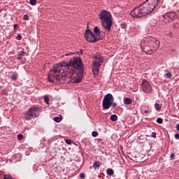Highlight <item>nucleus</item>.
Instances as JSON below:
<instances>
[{
  "mask_svg": "<svg viewBox=\"0 0 179 179\" xmlns=\"http://www.w3.org/2000/svg\"><path fill=\"white\" fill-rule=\"evenodd\" d=\"M69 68H71V61L61 62L57 64L50 69L48 74V80L51 83H64L65 80V76H66L67 72H69Z\"/></svg>",
  "mask_w": 179,
  "mask_h": 179,
  "instance_id": "nucleus-1",
  "label": "nucleus"
},
{
  "mask_svg": "<svg viewBox=\"0 0 179 179\" xmlns=\"http://www.w3.org/2000/svg\"><path fill=\"white\" fill-rule=\"evenodd\" d=\"M83 64L80 58L73 57V59L70 60V68L69 72L66 74L65 80L69 83H79L83 78Z\"/></svg>",
  "mask_w": 179,
  "mask_h": 179,
  "instance_id": "nucleus-2",
  "label": "nucleus"
},
{
  "mask_svg": "<svg viewBox=\"0 0 179 179\" xmlns=\"http://www.w3.org/2000/svg\"><path fill=\"white\" fill-rule=\"evenodd\" d=\"M155 8L156 7L153 4L149 3V1L146 0L139 6L133 9L130 15L132 17L141 18L143 17V16H146V15H149V13L153 12Z\"/></svg>",
  "mask_w": 179,
  "mask_h": 179,
  "instance_id": "nucleus-3",
  "label": "nucleus"
},
{
  "mask_svg": "<svg viewBox=\"0 0 179 179\" xmlns=\"http://www.w3.org/2000/svg\"><path fill=\"white\" fill-rule=\"evenodd\" d=\"M99 20L102 27L107 31L111 30V26H113V20H111V13L106 10H102L99 14Z\"/></svg>",
  "mask_w": 179,
  "mask_h": 179,
  "instance_id": "nucleus-4",
  "label": "nucleus"
},
{
  "mask_svg": "<svg viewBox=\"0 0 179 179\" xmlns=\"http://www.w3.org/2000/svg\"><path fill=\"white\" fill-rule=\"evenodd\" d=\"M112 106V110H115L117 103L114 102V96L112 94H106L102 101L103 110H108Z\"/></svg>",
  "mask_w": 179,
  "mask_h": 179,
  "instance_id": "nucleus-5",
  "label": "nucleus"
},
{
  "mask_svg": "<svg viewBox=\"0 0 179 179\" xmlns=\"http://www.w3.org/2000/svg\"><path fill=\"white\" fill-rule=\"evenodd\" d=\"M103 62V57L100 54L97 53L93 59L92 64V73L94 76H97L99 75V72L100 71V66H101V63Z\"/></svg>",
  "mask_w": 179,
  "mask_h": 179,
  "instance_id": "nucleus-6",
  "label": "nucleus"
},
{
  "mask_svg": "<svg viewBox=\"0 0 179 179\" xmlns=\"http://www.w3.org/2000/svg\"><path fill=\"white\" fill-rule=\"evenodd\" d=\"M85 38L89 43H97L99 40H101V38H99V36H96L90 29H86L85 33Z\"/></svg>",
  "mask_w": 179,
  "mask_h": 179,
  "instance_id": "nucleus-7",
  "label": "nucleus"
},
{
  "mask_svg": "<svg viewBox=\"0 0 179 179\" xmlns=\"http://www.w3.org/2000/svg\"><path fill=\"white\" fill-rule=\"evenodd\" d=\"M38 110V108L37 107H32L28 110V111L24 114V119L27 120V121H30V120H32L34 117L35 118H37V111Z\"/></svg>",
  "mask_w": 179,
  "mask_h": 179,
  "instance_id": "nucleus-8",
  "label": "nucleus"
},
{
  "mask_svg": "<svg viewBox=\"0 0 179 179\" xmlns=\"http://www.w3.org/2000/svg\"><path fill=\"white\" fill-rule=\"evenodd\" d=\"M142 89L144 93L147 94H152L153 93V89H152V84L146 80H143Z\"/></svg>",
  "mask_w": 179,
  "mask_h": 179,
  "instance_id": "nucleus-9",
  "label": "nucleus"
},
{
  "mask_svg": "<svg viewBox=\"0 0 179 179\" xmlns=\"http://www.w3.org/2000/svg\"><path fill=\"white\" fill-rule=\"evenodd\" d=\"M148 45L151 51H157L159 47H160V41L156 38H152L149 41Z\"/></svg>",
  "mask_w": 179,
  "mask_h": 179,
  "instance_id": "nucleus-10",
  "label": "nucleus"
},
{
  "mask_svg": "<svg viewBox=\"0 0 179 179\" xmlns=\"http://www.w3.org/2000/svg\"><path fill=\"white\" fill-rule=\"evenodd\" d=\"M94 33L96 34V37L100 38V35L101 34V31L100 30V28H99V27H95L94 28Z\"/></svg>",
  "mask_w": 179,
  "mask_h": 179,
  "instance_id": "nucleus-11",
  "label": "nucleus"
},
{
  "mask_svg": "<svg viewBox=\"0 0 179 179\" xmlns=\"http://www.w3.org/2000/svg\"><path fill=\"white\" fill-rule=\"evenodd\" d=\"M148 3H150V5H153L155 8L156 6H157L159 5V2L160 0H147Z\"/></svg>",
  "mask_w": 179,
  "mask_h": 179,
  "instance_id": "nucleus-12",
  "label": "nucleus"
},
{
  "mask_svg": "<svg viewBox=\"0 0 179 179\" xmlns=\"http://www.w3.org/2000/svg\"><path fill=\"white\" fill-rule=\"evenodd\" d=\"M162 16L163 17L164 23H170V22H171L172 20L167 16L166 13L162 15Z\"/></svg>",
  "mask_w": 179,
  "mask_h": 179,
  "instance_id": "nucleus-13",
  "label": "nucleus"
},
{
  "mask_svg": "<svg viewBox=\"0 0 179 179\" xmlns=\"http://www.w3.org/2000/svg\"><path fill=\"white\" fill-rule=\"evenodd\" d=\"M166 14L172 20L176 18V16H177V14L174 12L166 13Z\"/></svg>",
  "mask_w": 179,
  "mask_h": 179,
  "instance_id": "nucleus-14",
  "label": "nucleus"
},
{
  "mask_svg": "<svg viewBox=\"0 0 179 179\" xmlns=\"http://www.w3.org/2000/svg\"><path fill=\"white\" fill-rule=\"evenodd\" d=\"M124 104H126L127 106H129V104H132V99L131 98H124Z\"/></svg>",
  "mask_w": 179,
  "mask_h": 179,
  "instance_id": "nucleus-15",
  "label": "nucleus"
},
{
  "mask_svg": "<svg viewBox=\"0 0 179 179\" xmlns=\"http://www.w3.org/2000/svg\"><path fill=\"white\" fill-rule=\"evenodd\" d=\"M24 54H25L24 51V50H22V51L19 53V55H18V56H17V59H18V61H20V60L22 59V58H23V57H24Z\"/></svg>",
  "mask_w": 179,
  "mask_h": 179,
  "instance_id": "nucleus-16",
  "label": "nucleus"
},
{
  "mask_svg": "<svg viewBox=\"0 0 179 179\" xmlns=\"http://www.w3.org/2000/svg\"><path fill=\"white\" fill-rule=\"evenodd\" d=\"M162 103H156L155 104V110H156L157 111H160V110H162Z\"/></svg>",
  "mask_w": 179,
  "mask_h": 179,
  "instance_id": "nucleus-17",
  "label": "nucleus"
},
{
  "mask_svg": "<svg viewBox=\"0 0 179 179\" xmlns=\"http://www.w3.org/2000/svg\"><path fill=\"white\" fill-rule=\"evenodd\" d=\"M110 121L115 122L117 120H118V116H117V115H112L110 117Z\"/></svg>",
  "mask_w": 179,
  "mask_h": 179,
  "instance_id": "nucleus-18",
  "label": "nucleus"
},
{
  "mask_svg": "<svg viewBox=\"0 0 179 179\" xmlns=\"http://www.w3.org/2000/svg\"><path fill=\"white\" fill-rule=\"evenodd\" d=\"M108 176H113L114 174V170L113 169H108L106 171Z\"/></svg>",
  "mask_w": 179,
  "mask_h": 179,
  "instance_id": "nucleus-19",
  "label": "nucleus"
},
{
  "mask_svg": "<svg viewBox=\"0 0 179 179\" xmlns=\"http://www.w3.org/2000/svg\"><path fill=\"white\" fill-rule=\"evenodd\" d=\"M100 167V163L99 162H95L93 164V168L96 170Z\"/></svg>",
  "mask_w": 179,
  "mask_h": 179,
  "instance_id": "nucleus-20",
  "label": "nucleus"
},
{
  "mask_svg": "<svg viewBox=\"0 0 179 179\" xmlns=\"http://www.w3.org/2000/svg\"><path fill=\"white\" fill-rule=\"evenodd\" d=\"M43 99H44V101L46 104H50V98H48V96L45 95Z\"/></svg>",
  "mask_w": 179,
  "mask_h": 179,
  "instance_id": "nucleus-21",
  "label": "nucleus"
},
{
  "mask_svg": "<svg viewBox=\"0 0 179 179\" xmlns=\"http://www.w3.org/2000/svg\"><path fill=\"white\" fill-rule=\"evenodd\" d=\"M61 121H62V117H55L54 118L55 122H61Z\"/></svg>",
  "mask_w": 179,
  "mask_h": 179,
  "instance_id": "nucleus-22",
  "label": "nucleus"
},
{
  "mask_svg": "<svg viewBox=\"0 0 179 179\" xmlns=\"http://www.w3.org/2000/svg\"><path fill=\"white\" fill-rule=\"evenodd\" d=\"M29 3L30 5L34 6L37 3V0H30Z\"/></svg>",
  "mask_w": 179,
  "mask_h": 179,
  "instance_id": "nucleus-23",
  "label": "nucleus"
},
{
  "mask_svg": "<svg viewBox=\"0 0 179 179\" xmlns=\"http://www.w3.org/2000/svg\"><path fill=\"white\" fill-rule=\"evenodd\" d=\"M157 124H163V119L162 117H158L157 119Z\"/></svg>",
  "mask_w": 179,
  "mask_h": 179,
  "instance_id": "nucleus-24",
  "label": "nucleus"
},
{
  "mask_svg": "<svg viewBox=\"0 0 179 179\" xmlns=\"http://www.w3.org/2000/svg\"><path fill=\"white\" fill-rule=\"evenodd\" d=\"M3 179H13L10 175H5Z\"/></svg>",
  "mask_w": 179,
  "mask_h": 179,
  "instance_id": "nucleus-25",
  "label": "nucleus"
},
{
  "mask_svg": "<svg viewBox=\"0 0 179 179\" xmlns=\"http://www.w3.org/2000/svg\"><path fill=\"white\" fill-rule=\"evenodd\" d=\"M97 135H99V133L97 131H92V136L94 137V138H96V136H97Z\"/></svg>",
  "mask_w": 179,
  "mask_h": 179,
  "instance_id": "nucleus-26",
  "label": "nucleus"
},
{
  "mask_svg": "<svg viewBox=\"0 0 179 179\" xmlns=\"http://www.w3.org/2000/svg\"><path fill=\"white\" fill-rule=\"evenodd\" d=\"M166 76L168 79L171 78V76H173V75L171 74V73H166Z\"/></svg>",
  "mask_w": 179,
  "mask_h": 179,
  "instance_id": "nucleus-27",
  "label": "nucleus"
},
{
  "mask_svg": "<svg viewBox=\"0 0 179 179\" xmlns=\"http://www.w3.org/2000/svg\"><path fill=\"white\" fill-rule=\"evenodd\" d=\"M11 79H12V80H17V76H16L15 74H13L11 76Z\"/></svg>",
  "mask_w": 179,
  "mask_h": 179,
  "instance_id": "nucleus-28",
  "label": "nucleus"
},
{
  "mask_svg": "<svg viewBox=\"0 0 179 179\" xmlns=\"http://www.w3.org/2000/svg\"><path fill=\"white\" fill-rule=\"evenodd\" d=\"M23 139V136L22 134H18L17 135V140L18 141H22Z\"/></svg>",
  "mask_w": 179,
  "mask_h": 179,
  "instance_id": "nucleus-29",
  "label": "nucleus"
},
{
  "mask_svg": "<svg viewBox=\"0 0 179 179\" xmlns=\"http://www.w3.org/2000/svg\"><path fill=\"white\" fill-rule=\"evenodd\" d=\"M65 142L67 145H71L72 143V141L69 139H66Z\"/></svg>",
  "mask_w": 179,
  "mask_h": 179,
  "instance_id": "nucleus-30",
  "label": "nucleus"
},
{
  "mask_svg": "<svg viewBox=\"0 0 179 179\" xmlns=\"http://www.w3.org/2000/svg\"><path fill=\"white\" fill-rule=\"evenodd\" d=\"M176 157V155L174 153H171L170 155L171 160H173Z\"/></svg>",
  "mask_w": 179,
  "mask_h": 179,
  "instance_id": "nucleus-31",
  "label": "nucleus"
},
{
  "mask_svg": "<svg viewBox=\"0 0 179 179\" xmlns=\"http://www.w3.org/2000/svg\"><path fill=\"white\" fill-rule=\"evenodd\" d=\"M23 19H24V20H29V15H24L23 16Z\"/></svg>",
  "mask_w": 179,
  "mask_h": 179,
  "instance_id": "nucleus-32",
  "label": "nucleus"
},
{
  "mask_svg": "<svg viewBox=\"0 0 179 179\" xmlns=\"http://www.w3.org/2000/svg\"><path fill=\"white\" fill-rule=\"evenodd\" d=\"M16 40H22V35L18 34L16 37Z\"/></svg>",
  "mask_w": 179,
  "mask_h": 179,
  "instance_id": "nucleus-33",
  "label": "nucleus"
},
{
  "mask_svg": "<svg viewBox=\"0 0 179 179\" xmlns=\"http://www.w3.org/2000/svg\"><path fill=\"white\" fill-rule=\"evenodd\" d=\"M85 177H86V175H85V173L80 174V178H85Z\"/></svg>",
  "mask_w": 179,
  "mask_h": 179,
  "instance_id": "nucleus-34",
  "label": "nucleus"
},
{
  "mask_svg": "<svg viewBox=\"0 0 179 179\" xmlns=\"http://www.w3.org/2000/svg\"><path fill=\"white\" fill-rule=\"evenodd\" d=\"M73 54H75V53H73V52H69V53H66V54L65 55V56H66V57H68V56H69V55H73Z\"/></svg>",
  "mask_w": 179,
  "mask_h": 179,
  "instance_id": "nucleus-35",
  "label": "nucleus"
},
{
  "mask_svg": "<svg viewBox=\"0 0 179 179\" xmlns=\"http://www.w3.org/2000/svg\"><path fill=\"white\" fill-rule=\"evenodd\" d=\"M151 136L152 138H156V132H152V134H151Z\"/></svg>",
  "mask_w": 179,
  "mask_h": 179,
  "instance_id": "nucleus-36",
  "label": "nucleus"
},
{
  "mask_svg": "<svg viewBox=\"0 0 179 179\" xmlns=\"http://www.w3.org/2000/svg\"><path fill=\"white\" fill-rule=\"evenodd\" d=\"M175 138H176V139H179V134H176Z\"/></svg>",
  "mask_w": 179,
  "mask_h": 179,
  "instance_id": "nucleus-37",
  "label": "nucleus"
},
{
  "mask_svg": "<svg viewBox=\"0 0 179 179\" xmlns=\"http://www.w3.org/2000/svg\"><path fill=\"white\" fill-rule=\"evenodd\" d=\"M2 94H6V90H3L1 91Z\"/></svg>",
  "mask_w": 179,
  "mask_h": 179,
  "instance_id": "nucleus-38",
  "label": "nucleus"
},
{
  "mask_svg": "<svg viewBox=\"0 0 179 179\" xmlns=\"http://www.w3.org/2000/svg\"><path fill=\"white\" fill-rule=\"evenodd\" d=\"M144 114H149V110H144Z\"/></svg>",
  "mask_w": 179,
  "mask_h": 179,
  "instance_id": "nucleus-39",
  "label": "nucleus"
},
{
  "mask_svg": "<svg viewBox=\"0 0 179 179\" xmlns=\"http://www.w3.org/2000/svg\"><path fill=\"white\" fill-rule=\"evenodd\" d=\"M176 129L177 131H179V124H176Z\"/></svg>",
  "mask_w": 179,
  "mask_h": 179,
  "instance_id": "nucleus-40",
  "label": "nucleus"
},
{
  "mask_svg": "<svg viewBox=\"0 0 179 179\" xmlns=\"http://www.w3.org/2000/svg\"><path fill=\"white\" fill-rule=\"evenodd\" d=\"M102 139L101 138H99L98 139V142H101Z\"/></svg>",
  "mask_w": 179,
  "mask_h": 179,
  "instance_id": "nucleus-41",
  "label": "nucleus"
},
{
  "mask_svg": "<svg viewBox=\"0 0 179 179\" xmlns=\"http://www.w3.org/2000/svg\"><path fill=\"white\" fill-rule=\"evenodd\" d=\"M2 177V171H0V178Z\"/></svg>",
  "mask_w": 179,
  "mask_h": 179,
  "instance_id": "nucleus-42",
  "label": "nucleus"
},
{
  "mask_svg": "<svg viewBox=\"0 0 179 179\" xmlns=\"http://www.w3.org/2000/svg\"><path fill=\"white\" fill-rule=\"evenodd\" d=\"M16 26H17V24H14V27H16Z\"/></svg>",
  "mask_w": 179,
  "mask_h": 179,
  "instance_id": "nucleus-43",
  "label": "nucleus"
},
{
  "mask_svg": "<svg viewBox=\"0 0 179 179\" xmlns=\"http://www.w3.org/2000/svg\"><path fill=\"white\" fill-rule=\"evenodd\" d=\"M1 11L0 10V13H1Z\"/></svg>",
  "mask_w": 179,
  "mask_h": 179,
  "instance_id": "nucleus-44",
  "label": "nucleus"
}]
</instances>
